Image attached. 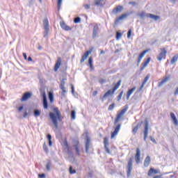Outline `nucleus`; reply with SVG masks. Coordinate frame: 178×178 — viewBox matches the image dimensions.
<instances>
[{
	"mask_svg": "<svg viewBox=\"0 0 178 178\" xmlns=\"http://www.w3.org/2000/svg\"><path fill=\"white\" fill-rule=\"evenodd\" d=\"M161 52L157 56V60L161 62L162 59H166V54H168V50L166 49L163 48L161 49Z\"/></svg>",
	"mask_w": 178,
	"mask_h": 178,
	"instance_id": "nucleus-3",
	"label": "nucleus"
},
{
	"mask_svg": "<svg viewBox=\"0 0 178 178\" xmlns=\"http://www.w3.org/2000/svg\"><path fill=\"white\" fill-rule=\"evenodd\" d=\"M138 130V126H136L135 127L134 129H133V132L134 133H137V131Z\"/></svg>",
	"mask_w": 178,
	"mask_h": 178,
	"instance_id": "nucleus-51",
	"label": "nucleus"
},
{
	"mask_svg": "<svg viewBox=\"0 0 178 178\" xmlns=\"http://www.w3.org/2000/svg\"><path fill=\"white\" fill-rule=\"evenodd\" d=\"M88 63H89V65H92V58H89V59H88Z\"/></svg>",
	"mask_w": 178,
	"mask_h": 178,
	"instance_id": "nucleus-53",
	"label": "nucleus"
},
{
	"mask_svg": "<svg viewBox=\"0 0 178 178\" xmlns=\"http://www.w3.org/2000/svg\"><path fill=\"white\" fill-rule=\"evenodd\" d=\"M23 106H19V108H18V111H19V112H22V111H23Z\"/></svg>",
	"mask_w": 178,
	"mask_h": 178,
	"instance_id": "nucleus-60",
	"label": "nucleus"
},
{
	"mask_svg": "<svg viewBox=\"0 0 178 178\" xmlns=\"http://www.w3.org/2000/svg\"><path fill=\"white\" fill-rule=\"evenodd\" d=\"M32 95L33 94H31V92H25L22 96V98L21 99L22 102L24 101H27V99H29V98H31Z\"/></svg>",
	"mask_w": 178,
	"mask_h": 178,
	"instance_id": "nucleus-10",
	"label": "nucleus"
},
{
	"mask_svg": "<svg viewBox=\"0 0 178 178\" xmlns=\"http://www.w3.org/2000/svg\"><path fill=\"white\" fill-rule=\"evenodd\" d=\"M113 108H115V104H112L108 106V111H113Z\"/></svg>",
	"mask_w": 178,
	"mask_h": 178,
	"instance_id": "nucleus-44",
	"label": "nucleus"
},
{
	"mask_svg": "<svg viewBox=\"0 0 178 178\" xmlns=\"http://www.w3.org/2000/svg\"><path fill=\"white\" fill-rule=\"evenodd\" d=\"M51 166H52V163H51V161H48L46 165L47 172H51Z\"/></svg>",
	"mask_w": 178,
	"mask_h": 178,
	"instance_id": "nucleus-33",
	"label": "nucleus"
},
{
	"mask_svg": "<svg viewBox=\"0 0 178 178\" xmlns=\"http://www.w3.org/2000/svg\"><path fill=\"white\" fill-rule=\"evenodd\" d=\"M83 6H84L85 9H90V5H88V4H85Z\"/></svg>",
	"mask_w": 178,
	"mask_h": 178,
	"instance_id": "nucleus-59",
	"label": "nucleus"
},
{
	"mask_svg": "<svg viewBox=\"0 0 178 178\" xmlns=\"http://www.w3.org/2000/svg\"><path fill=\"white\" fill-rule=\"evenodd\" d=\"M38 177L40 178H45V174H39Z\"/></svg>",
	"mask_w": 178,
	"mask_h": 178,
	"instance_id": "nucleus-52",
	"label": "nucleus"
},
{
	"mask_svg": "<svg viewBox=\"0 0 178 178\" xmlns=\"http://www.w3.org/2000/svg\"><path fill=\"white\" fill-rule=\"evenodd\" d=\"M64 145H65V147H67V149H69V145H67V141L64 142Z\"/></svg>",
	"mask_w": 178,
	"mask_h": 178,
	"instance_id": "nucleus-61",
	"label": "nucleus"
},
{
	"mask_svg": "<svg viewBox=\"0 0 178 178\" xmlns=\"http://www.w3.org/2000/svg\"><path fill=\"white\" fill-rule=\"evenodd\" d=\"M23 56L25 60H27V54L26 53H23Z\"/></svg>",
	"mask_w": 178,
	"mask_h": 178,
	"instance_id": "nucleus-62",
	"label": "nucleus"
},
{
	"mask_svg": "<svg viewBox=\"0 0 178 178\" xmlns=\"http://www.w3.org/2000/svg\"><path fill=\"white\" fill-rule=\"evenodd\" d=\"M121 83H122V80H120L118 81L117 84L115 85V86L113 88V94H115V92L116 91V90H118V88L120 87Z\"/></svg>",
	"mask_w": 178,
	"mask_h": 178,
	"instance_id": "nucleus-26",
	"label": "nucleus"
},
{
	"mask_svg": "<svg viewBox=\"0 0 178 178\" xmlns=\"http://www.w3.org/2000/svg\"><path fill=\"white\" fill-rule=\"evenodd\" d=\"M98 34H99V25L95 24H93L92 38H97Z\"/></svg>",
	"mask_w": 178,
	"mask_h": 178,
	"instance_id": "nucleus-5",
	"label": "nucleus"
},
{
	"mask_svg": "<svg viewBox=\"0 0 178 178\" xmlns=\"http://www.w3.org/2000/svg\"><path fill=\"white\" fill-rule=\"evenodd\" d=\"M27 116H29V113H27V111H25L23 118H27Z\"/></svg>",
	"mask_w": 178,
	"mask_h": 178,
	"instance_id": "nucleus-58",
	"label": "nucleus"
},
{
	"mask_svg": "<svg viewBox=\"0 0 178 178\" xmlns=\"http://www.w3.org/2000/svg\"><path fill=\"white\" fill-rule=\"evenodd\" d=\"M91 54V51H88L84 53V54L82 56V58L81 59V63H83L84 60L88 58V56Z\"/></svg>",
	"mask_w": 178,
	"mask_h": 178,
	"instance_id": "nucleus-20",
	"label": "nucleus"
},
{
	"mask_svg": "<svg viewBox=\"0 0 178 178\" xmlns=\"http://www.w3.org/2000/svg\"><path fill=\"white\" fill-rule=\"evenodd\" d=\"M34 2V0H29V6H31Z\"/></svg>",
	"mask_w": 178,
	"mask_h": 178,
	"instance_id": "nucleus-54",
	"label": "nucleus"
},
{
	"mask_svg": "<svg viewBox=\"0 0 178 178\" xmlns=\"http://www.w3.org/2000/svg\"><path fill=\"white\" fill-rule=\"evenodd\" d=\"M127 174L129 177V176H131V171L133 170V159L132 158L129 159L127 166Z\"/></svg>",
	"mask_w": 178,
	"mask_h": 178,
	"instance_id": "nucleus-4",
	"label": "nucleus"
},
{
	"mask_svg": "<svg viewBox=\"0 0 178 178\" xmlns=\"http://www.w3.org/2000/svg\"><path fill=\"white\" fill-rule=\"evenodd\" d=\"M131 37V29H129L127 33V38H130Z\"/></svg>",
	"mask_w": 178,
	"mask_h": 178,
	"instance_id": "nucleus-47",
	"label": "nucleus"
},
{
	"mask_svg": "<svg viewBox=\"0 0 178 178\" xmlns=\"http://www.w3.org/2000/svg\"><path fill=\"white\" fill-rule=\"evenodd\" d=\"M74 148L75 149L76 155H78V156H80V155L81 154L80 153V149L79 148V145H74Z\"/></svg>",
	"mask_w": 178,
	"mask_h": 178,
	"instance_id": "nucleus-30",
	"label": "nucleus"
},
{
	"mask_svg": "<svg viewBox=\"0 0 178 178\" xmlns=\"http://www.w3.org/2000/svg\"><path fill=\"white\" fill-rule=\"evenodd\" d=\"M151 163V157L149 156H147L144 161V166L145 168H148L149 166V164Z\"/></svg>",
	"mask_w": 178,
	"mask_h": 178,
	"instance_id": "nucleus-19",
	"label": "nucleus"
},
{
	"mask_svg": "<svg viewBox=\"0 0 178 178\" xmlns=\"http://www.w3.org/2000/svg\"><path fill=\"white\" fill-rule=\"evenodd\" d=\"M123 10V6H118L113 10V13L114 15H116V13H119Z\"/></svg>",
	"mask_w": 178,
	"mask_h": 178,
	"instance_id": "nucleus-18",
	"label": "nucleus"
},
{
	"mask_svg": "<svg viewBox=\"0 0 178 178\" xmlns=\"http://www.w3.org/2000/svg\"><path fill=\"white\" fill-rule=\"evenodd\" d=\"M71 90H72V94H74V86H73V85H71Z\"/></svg>",
	"mask_w": 178,
	"mask_h": 178,
	"instance_id": "nucleus-57",
	"label": "nucleus"
},
{
	"mask_svg": "<svg viewBox=\"0 0 178 178\" xmlns=\"http://www.w3.org/2000/svg\"><path fill=\"white\" fill-rule=\"evenodd\" d=\"M149 13H146L145 12H142L140 14L138 15L139 17L141 19H147V17H149Z\"/></svg>",
	"mask_w": 178,
	"mask_h": 178,
	"instance_id": "nucleus-25",
	"label": "nucleus"
},
{
	"mask_svg": "<svg viewBox=\"0 0 178 178\" xmlns=\"http://www.w3.org/2000/svg\"><path fill=\"white\" fill-rule=\"evenodd\" d=\"M149 62H151V58H148L146 61L143 63V67H140V70H144V69H145V67H147V66L148 65V63H149Z\"/></svg>",
	"mask_w": 178,
	"mask_h": 178,
	"instance_id": "nucleus-24",
	"label": "nucleus"
},
{
	"mask_svg": "<svg viewBox=\"0 0 178 178\" xmlns=\"http://www.w3.org/2000/svg\"><path fill=\"white\" fill-rule=\"evenodd\" d=\"M116 38L117 40H120V38H122V33L118 32L116 34Z\"/></svg>",
	"mask_w": 178,
	"mask_h": 178,
	"instance_id": "nucleus-46",
	"label": "nucleus"
},
{
	"mask_svg": "<svg viewBox=\"0 0 178 178\" xmlns=\"http://www.w3.org/2000/svg\"><path fill=\"white\" fill-rule=\"evenodd\" d=\"M135 161L136 163H139L140 161H141V151L140 148H136V154L135 155Z\"/></svg>",
	"mask_w": 178,
	"mask_h": 178,
	"instance_id": "nucleus-8",
	"label": "nucleus"
},
{
	"mask_svg": "<svg viewBox=\"0 0 178 178\" xmlns=\"http://www.w3.org/2000/svg\"><path fill=\"white\" fill-rule=\"evenodd\" d=\"M97 94H98V92L97 91H94L93 93H92V96L95 97V95H97Z\"/></svg>",
	"mask_w": 178,
	"mask_h": 178,
	"instance_id": "nucleus-64",
	"label": "nucleus"
},
{
	"mask_svg": "<svg viewBox=\"0 0 178 178\" xmlns=\"http://www.w3.org/2000/svg\"><path fill=\"white\" fill-rule=\"evenodd\" d=\"M60 26L61 29H63V30H65V31H70V30H72L70 26L66 25L65 22H60Z\"/></svg>",
	"mask_w": 178,
	"mask_h": 178,
	"instance_id": "nucleus-13",
	"label": "nucleus"
},
{
	"mask_svg": "<svg viewBox=\"0 0 178 178\" xmlns=\"http://www.w3.org/2000/svg\"><path fill=\"white\" fill-rule=\"evenodd\" d=\"M61 92V97L65 98L66 97V92H67V90H66V88H60Z\"/></svg>",
	"mask_w": 178,
	"mask_h": 178,
	"instance_id": "nucleus-31",
	"label": "nucleus"
},
{
	"mask_svg": "<svg viewBox=\"0 0 178 178\" xmlns=\"http://www.w3.org/2000/svg\"><path fill=\"white\" fill-rule=\"evenodd\" d=\"M158 173H159V170H155V169L151 168L149 169V170L148 171L147 176L151 177V176H152L153 174L156 175Z\"/></svg>",
	"mask_w": 178,
	"mask_h": 178,
	"instance_id": "nucleus-15",
	"label": "nucleus"
},
{
	"mask_svg": "<svg viewBox=\"0 0 178 178\" xmlns=\"http://www.w3.org/2000/svg\"><path fill=\"white\" fill-rule=\"evenodd\" d=\"M145 86V85H144L143 83H142L141 86L139 88L138 91H139V92L141 91V90L144 88V86Z\"/></svg>",
	"mask_w": 178,
	"mask_h": 178,
	"instance_id": "nucleus-56",
	"label": "nucleus"
},
{
	"mask_svg": "<svg viewBox=\"0 0 178 178\" xmlns=\"http://www.w3.org/2000/svg\"><path fill=\"white\" fill-rule=\"evenodd\" d=\"M90 141L91 140L88 136L86 137V154H88L90 152Z\"/></svg>",
	"mask_w": 178,
	"mask_h": 178,
	"instance_id": "nucleus-16",
	"label": "nucleus"
},
{
	"mask_svg": "<svg viewBox=\"0 0 178 178\" xmlns=\"http://www.w3.org/2000/svg\"><path fill=\"white\" fill-rule=\"evenodd\" d=\"M170 118L173 121V123L175 126H178L177 118H176V115L173 113H170Z\"/></svg>",
	"mask_w": 178,
	"mask_h": 178,
	"instance_id": "nucleus-22",
	"label": "nucleus"
},
{
	"mask_svg": "<svg viewBox=\"0 0 178 178\" xmlns=\"http://www.w3.org/2000/svg\"><path fill=\"white\" fill-rule=\"evenodd\" d=\"M148 127L149 124L147 120L145 121V129H144V141H147V138H148Z\"/></svg>",
	"mask_w": 178,
	"mask_h": 178,
	"instance_id": "nucleus-6",
	"label": "nucleus"
},
{
	"mask_svg": "<svg viewBox=\"0 0 178 178\" xmlns=\"http://www.w3.org/2000/svg\"><path fill=\"white\" fill-rule=\"evenodd\" d=\"M106 80L105 79H100L99 80V83H100V84H104V83H106Z\"/></svg>",
	"mask_w": 178,
	"mask_h": 178,
	"instance_id": "nucleus-48",
	"label": "nucleus"
},
{
	"mask_svg": "<svg viewBox=\"0 0 178 178\" xmlns=\"http://www.w3.org/2000/svg\"><path fill=\"white\" fill-rule=\"evenodd\" d=\"M120 124H119L115 128L114 131L111 134V138H115V137H116V136H118V134L119 133V131H120Z\"/></svg>",
	"mask_w": 178,
	"mask_h": 178,
	"instance_id": "nucleus-11",
	"label": "nucleus"
},
{
	"mask_svg": "<svg viewBox=\"0 0 178 178\" xmlns=\"http://www.w3.org/2000/svg\"><path fill=\"white\" fill-rule=\"evenodd\" d=\"M104 148H105L106 152L107 154H110L111 152L109 151V148L108 147V145H109V142L108 140V138H104Z\"/></svg>",
	"mask_w": 178,
	"mask_h": 178,
	"instance_id": "nucleus-14",
	"label": "nucleus"
},
{
	"mask_svg": "<svg viewBox=\"0 0 178 178\" xmlns=\"http://www.w3.org/2000/svg\"><path fill=\"white\" fill-rule=\"evenodd\" d=\"M126 112H127V107L125 108H123L120 113L118 114L117 118H115V123H118V122H119V120H120V118H122V116H123L124 115V113H126Z\"/></svg>",
	"mask_w": 178,
	"mask_h": 178,
	"instance_id": "nucleus-7",
	"label": "nucleus"
},
{
	"mask_svg": "<svg viewBox=\"0 0 178 178\" xmlns=\"http://www.w3.org/2000/svg\"><path fill=\"white\" fill-rule=\"evenodd\" d=\"M125 17H127V14H122L121 16L116 19L115 24H118L120 20H123V19H125Z\"/></svg>",
	"mask_w": 178,
	"mask_h": 178,
	"instance_id": "nucleus-23",
	"label": "nucleus"
},
{
	"mask_svg": "<svg viewBox=\"0 0 178 178\" xmlns=\"http://www.w3.org/2000/svg\"><path fill=\"white\" fill-rule=\"evenodd\" d=\"M53 111L54 113L52 112H50L49 114V116L53 124L54 125V127L56 129H58V120H59V122L62 120V114H60V111H59V109L58 108H54Z\"/></svg>",
	"mask_w": 178,
	"mask_h": 178,
	"instance_id": "nucleus-1",
	"label": "nucleus"
},
{
	"mask_svg": "<svg viewBox=\"0 0 178 178\" xmlns=\"http://www.w3.org/2000/svg\"><path fill=\"white\" fill-rule=\"evenodd\" d=\"M44 26V37H47L49 33V22L48 21V18H45L43 21Z\"/></svg>",
	"mask_w": 178,
	"mask_h": 178,
	"instance_id": "nucleus-2",
	"label": "nucleus"
},
{
	"mask_svg": "<svg viewBox=\"0 0 178 178\" xmlns=\"http://www.w3.org/2000/svg\"><path fill=\"white\" fill-rule=\"evenodd\" d=\"M113 94V90H108L103 96L102 99L106 98V97H109V95H112Z\"/></svg>",
	"mask_w": 178,
	"mask_h": 178,
	"instance_id": "nucleus-28",
	"label": "nucleus"
},
{
	"mask_svg": "<svg viewBox=\"0 0 178 178\" xmlns=\"http://www.w3.org/2000/svg\"><path fill=\"white\" fill-rule=\"evenodd\" d=\"M177 59H178V55H175L172 57V58L171 59V65H173V63H175V62H177Z\"/></svg>",
	"mask_w": 178,
	"mask_h": 178,
	"instance_id": "nucleus-34",
	"label": "nucleus"
},
{
	"mask_svg": "<svg viewBox=\"0 0 178 178\" xmlns=\"http://www.w3.org/2000/svg\"><path fill=\"white\" fill-rule=\"evenodd\" d=\"M122 97H123V91H122L118 96V100L120 101V99H122Z\"/></svg>",
	"mask_w": 178,
	"mask_h": 178,
	"instance_id": "nucleus-43",
	"label": "nucleus"
},
{
	"mask_svg": "<svg viewBox=\"0 0 178 178\" xmlns=\"http://www.w3.org/2000/svg\"><path fill=\"white\" fill-rule=\"evenodd\" d=\"M149 17V18L152 19V20H155V21L159 20V16L155 15H154V14H150V13H149V17Z\"/></svg>",
	"mask_w": 178,
	"mask_h": 178,
	"instance_id": "nucleus-27",
	"label": "nucleus"
},
{
	"mask_svg": "<svg viewBox=\"0 0 178 178\" xmlns=\"http://www.w3.org/2000/svg\"><path fill=\"white\" fill-rule=\"evenodd\" d=\"M40 115H41V110L35 109L33 111V115L35 116V118H38V116H40Z\"/></svg>",
	"mask_w": 178,
	"mask_h": 178,
	"instance_id": "nucleus-29",
	"label": "nucleus"
},
{
	"mask_svg": "<svg viewBox=\"0 0 178 178\" xmlns=\"http://www.w3.org/2000/svg\"><path fill=\"white\" fill-rule=\"evenodd\" d=\"M49 99L50 102H54V95L52 94V92L49 93Z\"/></svg>",
	"mask_w": 178,
	"mask_h": 178,
	"instance_id": "nucleus-39",
	"label": "nucleus"
},
{
	"mask_svg": "<svg viewBox=\"0 0 178 178\" xmlns=\"http://www.w3.org/2000/svg\"><path fill=\"white\" fill-rule=\"evenodd\" d=\"M170 80V76H165V79H162V81L159 83V87H162L165 83H168Z\"/></svg>",
	"mask_w": 178,
	"mask_h": 178,
	"instance_id": "nucleus-21",
	"label": "nucleus"
},
{
	"mask_svg": "<svg viewBox=\"0 0 178 178\" xmlns=\"http://www.w3.org/2000/svg\"><path fill=\"white\" fill-rule=\"evenodd\" d=\"M63 0H58V8L60 9V6H62Z\"/></svg>",
	"mask_w": 178,
	"mask_h": 178,
	"instance_id": "nucleus-45",
	"label": "nucleus"
},
{
	"mask_svg": "<svg viewBox=\"0 0 178 178\" xmlns=\"http://www.w3.org/2000/svg\"><path fill=\"white\" fill-rule=\"evenodd\" d=\"M95 5L96 6H102V1L103 0H93Z\"/></svg>",
	"mask_w": 178,
	"mask_h": 178,
	"instance_id": "nucleus-32",
	"label": "nucleus"
},
{
	"mask_svg": "<svg viewBox=\"0 0 178 178\" xmlns=\"http://www.w3.org/2000/svg\"><path fill=\"white\" fill-rule=\"evenodd\" d=\"M43 99V108L44 109H48V100L47 99V94L45 92L42 93Z\"/></svg>",
	"mask_w": 178,
	"mask_h": 178,
	"instance_id": "nucleus-9",
	"label": "nucleus"
},
{
	"mask_svg": "<svg viewBox=\"0 0 178 178\" xmlns=\"http://www.w3.org/2000/svg\"><path fill=\"white\" fill-rule=\"evenodd\" d=\"M69 172H70V175H74V173H76V170H73V167L70 166Z\"/></svg>",
	"mask_w": 178,
	"mask_h": 178,
	"instance_id": "nucleus-40",
	"label": "nucleus"
},
{
	"mask_svg": "<svg viewBox=\"0 0 178 178\" xmlns=\"http://www.w3.org/2000/svg\"><path fill=\"white\" fill-rule=\"evenodd\" d=\"M145 54H147V50L143 51L138 56V58H140L143 59L144 56H145Z\"/></svg>",
	"mask_w": 178,
	"mask_h": 178,
	"instance_id": "nucleus-41",
	"label": "nucleus"
},
{
	"mask_svg": "<svg viewBox=\"0 0 178 178\" xmlns=\"http://www.w3.org/2000/svg\"><path fill=\"white\" fill-rule=\"evenodd\" d=\"M81 22V18H80V17H76L74 18V23H80Z\"/></svg>",
	"mask_w": 178,
	"mask_h": 178,
	"instance_id": "nucleus-38",
	"label": "nucleus"
},
{
	"mask_svg": "<svg viewBox=\"0 0 178 178\" xmlns=\"http://www.w3.org/2000/svg\"><path fill=\"white\" fill-rule=\"evenodd\" d=\"M174 95H178V86L175 88L174 91Z\"/></svg>",
	"mask_w": 178,
	"mask_h": 178,
	"instance_id": "nucleus-50",
	"label": "nucleus"
},
{
	"mask_svg": "<svg viewBox=\"0 0 178 178\" xmlns=\"http://www.w3.org/2000/svg\"><path fill=\"white\" fill-rule=\"evenodd\" d=\"M67 80L66 78L63 79V80L60 81V88H65V81Z\"/></svg>",
	"mask_w": 178,
	"mask_h": 178,
	"instance_id": "nucleus-37",
	"label": "nucleus"
},
{
	"mask_svg": "<svg viewBox=\"0 0 178 178\" xmlns=\"http://www.w3.org/2000/svg\"><path fill=\"white\" fill-rule=\"evenodd\" d=\"M47 139L49 140H52V136H51V134H47Z\"/></svg>",
	"mask_w": 178,
	"mask_h": 178,
	"instance_id": "nucleus-55",
	"label": "nucleus"
},
{
	"mask_svg": "<svg viewBox=\"0 0 178 178\" xmlns=\"http://www.w3.org/2000/svg\"><path fill=\"white\" fill-rule=\"evenodd\" d=\"M71 119L74 120L76 119V111H71Z\"/></svg>",
	"mask_w": 178,
	"mask_h": 178,
	"instance_id": "nucleus-36",
	"label": "nucleus"
},
{
	"mask_svg": "<svg viewBox=\"0 0 178 178\" xmlns=\"http://www.w3.org/2000/svg\"><path fill=\"white\" fill-rule=\"evenodd\" d=\"M60 65H62V58L59 57L54 65V72H58V69L60 67Z\"/></svg>",
	"mask_w": 178,
	"mask_h": 178,
	"instance_id": "nucleus-12",
	"label": "nucleus"
},
{
	"mask_svg": "<svg viewBox=\"0 0 178 178\" xmlns=\"http://www.w3.org/2000/svg\"><path fill=\"white\" fill-rule=\"evenodd\" d=\"M136 88L134 87L131 89H129L127 92V101H129L130 99V97L131 95V94H133V92H134L136 91Z\"/></svg>",
	"mask_w": 178,
	"mask_h": 178,
	"instance_id": "nucleus-17",
	"label": "nucleus"
},
{
	"mask_svg": "<svg viewBox=\"0 0 178 178\" xmlns=\"http://www.w3.org/2000/svg\"><path fill=\"white\" fill-rule=\"evenodd\" d=\"M143 58H140V57H138V64H140V63L141 62V60H142Z\"/></svg>",
	"mask_w": 178,
	"mask_h": 178,
	"instance_id": "nucleus-63",
	"label": "nucleus"
},
{
	"mask_svg": "<svg viewBox=\"0 0 178 178\" xmlns=\"http://www.w3.org/2000/svg\"><path fill=\"white\" fill-rule=\"evenodd\" d=\"M43 149L46 152V154H48V152H49V150L48 149V147L47 146V145H45V143H44L43 145Z\"/></svg>",
	"mask_w": 178,
	"mask_h": 178,
	"instance_id": "nucleus-42",
	"label": "nucleus"
},
{
	"mask_svg": "<svg viewBox=\"0 0 178 178\" xmlns=\"http://www.w3.org/2000/svg\"><path fill=\"white\" fill-rule=\"evenodd\" d=\"M150 140L154 144H156V140L152 136H150Z\"/></svg>",
	"mask_w": 178,
	"mask_h": 178,
	"instance_id": "nucleus-49",
	"label": "nucleus"
},
{
	"mask_svg": "<svg viewBox=\"0 0 178 178\" xmlns=\"http://www.w3.org/2000/svg\"><path fill=\"white\" fill-rule=\"evenodd\" d=\"M149 77H150V75H149V74H147V75L145 77V79H144V80H143L142 84H144V85L147 84V81H148V80H149Z\"/></svg>",
	"mask_w": 178,
	"mask_h": 178,
	"instance_id": "nucleus-35",
	"label": "nucleus"
}]
</instances>
